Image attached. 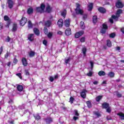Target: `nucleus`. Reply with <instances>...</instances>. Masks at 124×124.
Wrapping results in <instances>:
<instances>
[{
    "instance_id": "1",
    "label": "nucleus",
    "mask_w": 124,
    "mask_h": 124,
    "mask_svg": "<svg viewBox=\"0 0 124 124\" xmlns=\"http://www.w3.org/2000/svg\"><path fill=\"white\" fill-rule=\"evenodd\" d=\"M123 14V10L121 9H119L118 10H117L116 15H112L111 16V18H110L109 19V22L110 23H111V24H113V23H114V21H113V20H115V21H118V19H119V17H120L121 14Z\"/></svg>"
},
{
    "instance_id": "2",
    "label": "nucleus",
    "mask_w": 124,
    "mask_h": 124,
    "mask_svg": "<svg viewBox=\"0 0 124 124\" xmlns=\"http://www.w3.org/2000/svg\"><path fill=\"white\" fill-rule=\"evenodd\" d=\"M45 10V5L43 3L41 4L40 7H38L36 8V11L39 13H44V10Z\"/></svg>"
},
{
    "instance_id": "3",
    "label": "nucleus",
    "mask_w": 124,
    "mask_h": 124,
    "mask_svg": "<svg viewBox=\"0 0 124 124\" xmlns=\"http://www.w3.org/2000/svg\"><path fill=\"white\" fill-rule=\"evenodd\" d=\"M76 12L77 14L82 15L84 13L83 10L80 9V4H77V8L76 9Z\"/></svg>"
},
{
    "instance_id": "4",
    "label": "nucleus",
    "mask_w": 124,
    "mask_h": 124,
    "mask_svg": "<svg viewBox=\"0 0 124 124\" xmlns=\"http://www.w3.org/2000/svg\"><path fill=\"white\" fill-rule=\"evenodd\" d=\"M108 29V26L106 23L103 24V28L101 30V33H105L106 32V30Z\"/></svg>"
},
{
    "instance_id": "5",
    "label": "nucleus",
    "mask_w": 124,
    "mask_h": 124,
    "mask_svg": "<svg viewBox=\"0 0 124 124\" xmlns=\"http://www.w3.org/2000/svg\"><path fill=\"white\" fill-rule=\"evenodd\" d=\"M27 18L25 17H23L20 21V26H25V25L26 24V23H27Z\"/></svg>"
},
{
    "instance_id": "6",
    "label": "nucleus",
    "mask_w": 124,
    "mask_h": 124,
    "mask_svg": "<svg viewBox=\"0 0 124 124\" xmlns=\"http://www.w3.org/2000/svg\"><path fill=\"white\" fill-rule=\"evenodd\" d=\"M84 34V31H81L79 32H77L75 35V37L76 38H78V37H80L81 35H83Z\"/></svg>"
},
{
    "instance_id": "7",
    "label": "nucleus",
    "mask_w": 124,
    "mask_h": 124,
    "mask_svg": "<svg viewBox=\"0 0 124 124\" xmlns=\"http://www.w3.org/2000/svg\"><path fill=\"white\" fill-rule=\"evenodd\" d=\"M64 26H66L67 28L70 26V19H68L64 21Z\"/></svg>"
},
{
    "instance_id": "8",
    "label": "nucleus",
    "mask_w": 124,
    "mask_h": 124,
    "mask_svg": "<svg viewBox=\"0 0 124 124\" xmlns=\"http://www.w3.org/2000/svg\"><path fill=\"white\" fill-rule=\"evenodd\" d=\"M57 24L59 28H62V25H63V20H62V19H60L58 20Z\"/></svg>"
},
{
    "instance_id": "9",
    "label": "nucleus",
    "mask_w": 124,
    "mask_h": 124,
    "mask_svg": "<svg viewBox=\"0 0 124 124\" xmlns=\"http://www.w3.org/2000/svg\"><path fill=\"white\" fill-rule=\"evenodd\" d=\"M116 6L118 8H122V7H124V4H123L122 2L118 1L116 3Z\"/></svg>"
},
{
    "instance_id": "10",
    "label": "nucleus",
    "mask_w": 124,
    "mask_h": 124,
    "mask_svg": "<svg viewBox=\"0 0 124 124\" xmlns=\"http://www.w3.org/2000/svg\"><path fill=\"white\" fill-rule=\"evenodd\" d=\"M14 4V3H13V1L11 0H8V5L9 8H12L13 7V5Z\"/></svg>"
},
{
    "instance_id": "11",
    "label": "nucleus",
    "mask_w": 124,
    "mask_h": 124,
    "mask_svg": "<svg viewBox=\"0 0 124 124\" xmlns=\"http://www.w3.org/2000/svg\"><path fill=\"white\" fill-rule=\"evenodd\" d=\"M65 33L66 35H70V34H71V29H70V28L66 29Z\"/></svg>"
},
{
    "instance_id": "12",
    "label": "nucleus",
    "mask_w": 124,
    "mask_h": 124,
    "mask_svg": "<svg viewBox=\"0 0 124 124\" xmlns=\"http://www.w3.org/2000/svg\"><path fill=\"white\" fill-rule=\"evenodd\" d=\"M87 93V91L83 90L82 92L80 93V95L81 97L83 98H86V93Z\"/></svg>"
},
{
    "instance_id": "13",
    "label": "nucleus",
    "mask_w": 124,
    "mask_h": 124,
    "mask_svg": "<svg viewBox=\"0 0 124 124\" xmlns=\"http://www.w3.org/2000/svg\"><path fill=\"white\" fill-rule=\"evenodd\" d=\"M34 34H30L28 36V39L30 41H33L34 39Z\"/></svg>"
},
{
    "instance_id": "14",
    "label": "nucleus",
    "mask_w": 124,
    "mask_h": 124,
    "mask_svg": "<svg viewBox=\"0 0 124 124\" xmlns=\"http://www.w3.org/2000/svg\"><path fill=\"white\" fill-rule=\"evenodd\" d=\"M22 62L24 66H26V65H28V62H27V60L26 59V58H22Z\"/></svg>"
},
{
    "instance_id": "15",
    "label": "nucleus",
    "mask_w": 124,
    "mask_h": 124,
    "mask_svg": "<svg viewBox=\"0 0 124 124\" xmlns=\"http://www.w3.org/2000/svg\"><path fill=\"white\" fill-rule=\"evenodd\" d=\"M98 11L101 13H105L106 12V10L103 7H100L98 8Z\"/></svg>"
},
{
    "instance_id": "16",
    "label": "nucleus",
    "mask_w": 124,
    "mask_h": 124,
    "mask_svg": "<svg viewBox=\"0 0 124 124\" xmlns=\"http://www.w3.org/2000/svg\"><path fill=\"white\" fill-rule=\"evenodd\" d=\"M102 106L103 108H104L105 109H107V108L109 107V104L107 103H104L102 105Z\"/></svg>"
},
{
    "instance_id": "17",
    "label": "nucleus",
    "mask_w": 124,
    "mask_h": 124,
    "mask_svg": "<svg viewBox=\"0 0 124 124\" xmlns=\"http://www.w3.org/2000/svg\"><path fill=\"white\" fill-rule=\"evenodd\" d=\"M52 122H53V120L51 118H48L46 119V122L47 124H51Z\"/></svg>"
},
{
    "instance_id": "18",
    "label": "nucleus",
    "mask_w": 124,
    "mask_h": 124,
    "mask_svg": "<svg viewBox=\"0 0 124 124\" xmlns=\"http://www.w3.org/2000/svg\"><path fill=\"white\" fill-rule=\"evenodd\" d=\"M117 115L118 116H119L120 119H121V120H124V114L122 113V112H119L118 113H117Z\"/></svg>"
},
{
    "instance_id": "19",
    "label": "nucleus",
    "mask_w": 124,
    "mask_h": 124,
    "mask_svg": "<svg viewBox=\"0 0 124 124\" xmlns=\"http://www.w3.org/2000/svg\"><path fill=\"white\" fill-rule=\"evenodd\" d=\"M99 76H105V75L106 74L105 73V72L103 71H99L98 73Z\"/></svg>"
},
{
    "instance_id": "20",
    "label": "nucleus",
    "mask_w": 124,
    "mask_h": 124,
    "mask_svg": "<svg viewBox=\"0 0 124 124\" xmlns=\"http://www.w3.org/2000/svg\"><path fill=\"white\" fill-rule=\"evenodd\" d=\"M33 31L34 33L36 34V35H39V30L36 28H34L33 30Z\"/></svg>"
},
{
    "instance_id": "21",
    "label": "nucleus",
    "mask_w": 124,
    "mask_h": 124,
    "mask_svg": "<svg viewBox=\"0 0 124 124\" xmlns=\"http://www.w3.org/2000/svg\"><path fill=\"white\" fill-rule=\"evenodd\" d=\"M82 52L84 56H86V53L87 52V48L86 47H83L82 49Z\"/></svg>"
},
{
    "instance_id": "22",
    "label": "nucleus",
    "mask_w": 124,
    "mask_h": 124,
    "mask_svg": "<svg viewBox=\"0 0 124 124\" xmlns=\"http://www.w3.org/2000/svg\"><path fill=\"white\" fill-rule=\"evenodd\" d=\"M93 23H94V24H95L96 23H97V16H93Z\"/></svg>"
},
{
    "instance_id": "23",
    "label": "nucleus",
    "mask_w": 124,
    "mask_h": 124,
    "mask_svg": "<svg viewBox=\"0 0 124 124\" xmlns=\"http://www.w3.org/2000/svg\"><path fill=\"white\" fill-rule=\"evenodd\" d=\"M17 88L18 91L19 92H22V91H23V89H24V87H23V86L22 85H18Z\"/></svg>"
},
{
    "instance_id": "24",
    "label": "nucleus",
    "mask_w": 124,
    "mask_h": 124,
    "mask_svg": "<svg viewBox=\"0 0 124 124\" xmlns=\"http://www.w3.org/2000/svg\"><path fill=\"white\" fill-rule=\"evenodd\" d=\"M61 15L64 18H65V15H66V10H64L62 12H61Z\"/></svg>"
},
{
    "instance_id": "25",
    "label": "nucleus",
    "mask_w": 124,
    "mask_h": 124,
    "mask_svg": "<svg viewBox=\"0 0 124 124\" xmlns=\"http://www.w3.org/2000/svg\"><path fill=\"white\" fill-rule=\"evenodd\" d=\"M33 12V9H32V8H30L28 9L27 13L28 14H31L32 12Z\"/></svg>"
},
{
    "instance_id": "26",
    "label": "nucleus",
    "mask_w": 124,
    "mask_h": 124,
    "mask_svg": "<svg viewBox=\"0 0 124 124\" xmlns=\"http://www.w3.org/2000/svg\"><path fill=\"white\" fill-rule=\"evenodd\" d=\"M93 117L94 118H98V117H100V114L98 112H95Z\"/></svg>"
},
{
    "instance_id": "27",
    "label": "nucleus",
    "mask_w": 124,
    "mask_h": 124,
    "mask_svg": "<svg viewBox=\"0 0 124 124\" xmlns=\"http://www.w3.org/2000/svg\"><path fill=\"white\" fill-rule=\"evenodd\" d=\"M108 76H109V77L112 78L114 77V76H115V74L113 72H110L108 73Z\"/></svg>"
},
{
    "instance_id": "28",
    "label": "nucleus",
    "mask_w": 124,
    "mask_h": 124,
    "mask_svg": "<svg viewBox=\"0 0 124 124\" xmlns=\"http://www.w3.org/2000/svg\"><path fill=\"white\" fill-rule=\"evenodd\" d=\"M107 44L108 47H111L112 46V43H111V41H110V40H109L107 41Z\"/></svg>"
},
{
    "instance_id": "29",
    "label": "nucleus",
    "mask_w": 124,
    "mask_h": 124,
    "mask_svg": "<svg viewBox=\"0 0 124 124\" xmlns=\"http://www.w3.org/2000/svg\"><path fill=\"white\" fill-rule=\"evenodd\" d=\"M88 10L89 11H91V10H92V9H93V3H90L89 5H88Z\"/></svg>"
},
{
    "instance_id": "30",
    "label": "nucleus",
    "mask_w": 124,
    "mask_h": 124,
    "mask_svg": "<svg viewBox=\"0 0 124 124\" xmlns=\"http://www.w3.org/2000/svg\"><path fill=\"white\" fill-rule=\"evenodd\" d=\"M16 30H17V24H14L13 27V31H15Z\"/></svg>"
},
{
    "instance_id": "31",
    "label": "nucleus",
    "mask_w": 124,
    "mask_h": 124,
    "mask_svg": "<svg viewBox=\"0 0 124 124\" xmlns=\"http://www.w3.org/2000/svg\"><path fill=\"white\" fill-rule=\"evenodd\" d=\"M51 8L50 7V6H47L46 7V12H47V13H50V12H51Z\"/></svg>"
},
{
    "instance_id": "32",
    "label": "nucleus",
    "mask_w": 124,
    "mask_h": 124,
    "mask_svg": "<svg viewBox=\"0 0 124 124\" xmlns=\"http://www.w3.org/2000/svg\"><path fill=\"white\" fill-rule=\"evenodd\" d=\"M46 27H50L51 26V21H47L46 22Z\"/></svg>"
},
{
    "instance_id": "33",
    "label": "nucleus",
    "mask_w": 124,
    "mask_h": 124,
    "mask_svg": "<svg viewBox=\"0 0 124 124\" xmlns=\"http://www.w3.org/2000/svg\"><path fill=\"white\" fill-rule=\"evenodd\" d=\"M74 100H75L74 97H71L70 98L69 102H70V103H71V104H72V103H73V101H74Z\"/></svg>"
},
{
    "instance_id": "34",
    "label": "nucleus",
    "mask_w": 124,
    "mask_h": 124,
    "mask_svg": "<svg viewBox=\"0 0 124 124\" xmlns=\"http://www.w3.org/2000/svg\"><path fill=\"white\" fill-rule=\"evenodd\" d=\"M80 27L81 29H82V30H83V29H85V24H84V22L81 21L80 22Z\"/></svg>"
},
{
    "instance_id": "35",
    "label": "nucleus",
    "mask_w": 124,
    "mask_h": 124,
    "mask_svg": "<svg viewBox=\"0 0 124 124\" xmlns=\"http://www.w3.org/2000/svg\"><path fill=\"white\" fill-rule=\"evenodd\" d=\"M28 28H29V29L32 28V24H31V21H28Z\"/></svg>"
},
{
    "instance_id": "36",
    "label": "nucleus",
    "mask_w": 124,
    "mask_h": 124,
    "mask_svg": "<svg viewBox=\"0 0 124 124\" xmlns=\"http://www.w3.org/2000/svg\"><path fill=\"white\" fill-rule=\"evenodd\" d=\"M86 104H87L88 107H89V108H91V107H92V103H91V102L87 101L86 102Z\"/></svg>"
},
{
    "instance_id": "37",
    "label": "nucleus",
    "mask_w": 124,
    "mask_h": 124,
    "mask_svg": "<svg viewBox=\"0 0 124 124\" xmlns=\"http://www.w3.org/2000/svg\"><path fill=\"white\" fill-rule=\"evenodd\" d=\"M115 36L116 34L115 33H112L109 34V37H110L111 38H114V37H115Z\"/></svg>"
},
{
    "instance_id": "38",
    "label": "nucleus",
    "mask_w": 124,
    "mask_h": 124,
    "mask_svg": "<svg viewBox=\"0 0 124 124\" xmlns=\"http://www.w3.org/2000/svg\"><path fill=\"white\" fill-rule=\"evenodd\" d=\"M93 73L92 71H90L89 72V73L87 74V76H89V77H92L93 76Z\"/></svg>"
},
{
    "instance_id": "39",
    "label": "nucleus",
    "mask_w": 124,
    "mask_h": 124,
    "mask_svg": "<svg viewBox=\"0 0 124 124\" xmlns=\"http://www.w3.org/2000/svg\"><path fill=\"white\" fill-rule=\"evenodd\" d=\"M102 98V96H98L96 98V101H99Z\"/></svg>"
},
{
    "instance_id": "40",
    "label": "nucleus",
    "mask_w": 124,
    "mask_h": 124,
    "mask_svg": "<svg viewBox=\"0 0 124 124\" xmlns=\"http://www.w3.org/2000/svg\"><path fill=\"white\" fill-rule=\"evenodd\" d=\"M29 56L30 57H33L34 56V52L33 51H31L29 53Z\"/></svg>"
},
{
    "instance_id": "41",
    "label": "nucleus",
    "mask_w": 124,
    "mask_h": 124,
    "mask_svg": "<svg viewBox=\"0 0 124 124\" xmlns=\"http://www.w3.org/2000/svg\"><path fill=\"white\" fill-rule=\"evenodd\" d=\"M34 118L36 120H40V116H39V115H35Z\"/></svg>"
},
{
    "instance_id": "42",
    "label": "nucleus",
    "mask_w": 124,
    "mask_h": 124,
    "mask_svg": "<svg viewBox=\"0 0 124 124\" xmlns=\"http://www.w3.org/2000/svg\"><path fill=\"white\" fill-rule=\"evenodd\" d=\"M44 31L45 33V34H48V29L46 27L44 28Z\"/></svg>"
},
{
    "instance_id": "43",
    "label": "nucleus",
    "mask_w": 124,
    "mask_h": 124,
    "mask_svg": "<svg viewBox=\"0 0 124 124\" xmlns=\"http://www.w3.org/2000/svg\"><path fill=\"white\" fill-rule=\"evenodd\" d=\"M107 112H108V113H111V107H108L107 108Z\"/></svg>"
},
{
    "instance_id": "44",
    "label": "nucleus",
    "mask_w": 124,
    "mask_h": 124,
    "mask_svg": "<svg viewBox=\"0 0 124 124\" xmlns=\"http://www.w3.org/2000/svg\"><path fill=\"white\" fill-rule=\"evenodd\" d=\"M52 35H53V33L52 32H49L48 34H47V36L49 38H51V37H52Z\"/></svg>"
},
{
    "instance_id": "45",
    "label": "nucleus",
    "mask_w": 124,
    "mask_h": 124,
    "mask_svg": "<svg viewBox=\"0 0 124 124\" xmlns=\"http://www.w3.org/2000/svg\"><path fill=\"white\" fill-rule=\"evenodd\" d=\"M4 19L5 21H8V20H9V17L7 16H5Z\"/></svg>"
},
{
    "instance_id": "46",
    "label": "nucleus",
    "mask_w": 124,
    "mask_h": 124,
    "mask_svg": "<svg viewBox=\"0 0 124 124\" xmlns=\"http://www.w3.org/2000/svg\"><path fill=\"white\" fill-rule=\"evenodd\" d=\"M70 61V58H68L67 59H65V63H68V62Z\"/></svg>"
},
{
    "instance_id": "47",
    "label": "nucleus",
    "mask_w": 124,
    "mask_h": 124,
    "mask_svg": "<svg viewBox=\"0 0 124 124\" xmlns=\"http://www.w3.org/2000/svg\"><path fill=\"white\" fill-rule=\"evenodd\" d=\"M10 55V53L9 52H7V53L5 55V58L7 59V58H8V56Z\"/></svg>"
},
{
    "instance_id": "48",
    "label": "nucleus",
    "mask_w": 124,
    "mask_h": 124,
    "mask_svg": "<svg viewBox=\"0 0 124 124\" xmlns=\"http://www.w3.org/2000/svg\"><path fill=\"white\" fill-rule=\"evenodd\" d=\"M2 51H3V48L2 47V46H1L0 48V55H1L2 53Z\"/></svg>"
},
{
    "instance_id": "49",
    "label": "nucleus",
    "mask_w": 124,
    "mask_h": 124,
    "mask_svg": "<svg viewBox=\"0 0 124 124\" xmlns=\"http://www.w3.org/2000/svg\"><path fill=\"white\" fill-rule=\"evenodd\" d=\"M6 42H9L10 41V38L9 37H7V38L5 40Z\"/></svg>"
},
{
    "instance_id": "50",
    "label": "nucleus",
    "mask_w": 124,
    "mask_h": 124,
    "mask_svg": "<svg viewBox=\"0 0 124 124\" xmlns=\"http://www.w3.org/2000/svg\"><path fill=\"white\" fill-rule=\"evenodd\" d=\"M49 80L50 81V82H53L54 81V77H50L49 78Z\"/></svg>"
},
{
    "instance_id": "51",
    "label": "nucleus",
    "mask_w": 124,
    "mask_h": 124,
    "mask_svg": "<svg viewBox=\"0 0 124 124\" xmlns=\"http://www.w3.org/2000/svg\"><path fill=\"white\" fill-rule=\"evenodd\" d=\"M16 75L20 78V79H22V76L21 75V73L16 74Z\"/></svg>"
},
{
    "instance_id": "52",
    "label": "nucleus",
    "mask_w": 124,
    "mask_h": 124,
    "mask_svg": "<svg viewBox=\"0 0 124 124\" xmlns=\"http://www.w3.org/2000/svg\"><path fill=\"white\" fill-rule=\"evenodd\" d=\"M43 43L44 45L46 46L47 45V41L46 40H45L43 41Z\"/></svg>"
},
{
    "instance_id": "53",
    "label": "nucleus",
    "mask_w": 124,
    "mask_h": 124,
    "mask_svg": "<svg viewBox=\"0 0 124 124\" xmlns=\"http://www.w3.org/2000/svg\"><path fill=\"white\" fill-rule=\"evenodd\" d=\"M85 41V37H82L80 39V42H84Z\"/></svg>"
},
{
    "instance_id": "54",
    "label": "nucleus",
    "mask_w": 124,
    "mask_h": 124,
    "mask_svg": "<svg viewBox=\"0 0 124 124\" xmlns=\"http://www.w3.org/2000/svg\"><path fill=\"white\" fill-rule=\"evenodd\" d=\"M75 115L76 116H79V113H78V111L76 110H75Z\"/></svg>"
},
{
    "instance_id": "55",
    "label": "nucleus",
    "mask_w": 124,
    "mask_h": 124,
    "mask_svg": "<svg viewBox=\"0 0 124 124\" xmlns=\"http://www.w3.org/2000/svg\"><path fill=\"white\" fill-rule=\"evenodd\" d=\"M93 85H97L98 84V81L95 80L94 82H93Z\"/></svg>"
},
{
    "instance_id": "56",
    "label": "nucleus",
    "mask_w": 124,
    "mask_h": 124,
    "mask_svg": "<svg viewBox=\"0 0 124 124\" xmlns=\"http://www.w3.org/2000/svg\"><path fill=\"white\" fill-rule=\"evenodd\" d=\"M25 73L26 75H30V73L29 72V71L27 70H25Z\"/></svg>"
},
{
    "instance_id": "57",
    "label": "nucleus",
    "mask_w": 124,
    "mask_h": 124,
    "mask_svg": "<svg viewBox=\"0 0 124 124\" xmlns=\"http://www.w3.org/2000/svg\"><path fill=\"white\" fill-rule=\"evenodd\" d=\"M90 64H91V67L93 68V61H91Z\"/></svg>"
},
{
    "instance_id": "58",
    "label": "nucleus",
    "mask_w": 124,
    "mask_h": 124,
    "mask_svg": "<svg viewBox=\"0 0 124 124\" xmlns=\"http://www.w3.org/2000/svg\"><path fill=\"white\" fill-rule=\"evenodd\" d=\"M17 62H18V60L16 59H15L14 60V63H17Z\"/></svg>"
},
{
    "instance_id": "59",
    "label": "nucleus",
    "mask_w": 124,
    "mask_h": 124,
    "mask_svg": "<svg viewBox=\"0 0 124 124\" xmlns=\"http://www.w3.org/2000/svg\"><path fill=\"white\" fill-rule=\"evenodd\" d=\"M73 119H74V120L75 121H76V120H78V117H77V116H74V117H73Z\"/></svg>"
},
{
    "instance_id": "60",
    "label": "nucleus",
    "mask_w": 124,
    "mask_h": 124,
    "mask_svg": "<svg viewBox=\"0 0 124 124\" xmlns=\"http://www.w3.org/2000/svg\"><path fill=\"white\" fill-rule=\"evenodd\" d=\"M3 28V25L1 23H0V30H1Z\"/></svg>"
},
{
    "instance_id": "61",
    "label": "nucleus",
    "mask_w": 124,
    "mask_h": 124,
    "mask_svg": "<svg viewBox=\"0 0 124 124\" xmlns=\"http://www.w3.org/2000/svg\"><path fill=\"white\" fill-rule=\"evenodd\" d=\"M9 25H10V22H8L7 25V26H6V27L7 28H9Z\"/></svg>"
},
{
    "instance_id": "62",
    "label": "nucleus",
    "mask_w": 124,
    "mask_h": 124,
    "mask_svg": "<svg viewBox=\"0 0 124 124\" xmlns=\"http://www.w3.org/2000/svg\"><path fill=\"white\" fill-rule=\"evenodd\" d=\"M58 34H62V32L61 31H59L58 32Z\"/></svg>"
},
{
    "instance_id": "63",
    "label": "nucleus",
    "mask_w": 124,
    "mask_h": 124,
    "mask_svg": "<svg viewBox=\"0 0 124 124\" xmlns=\"http://www.w3.org/2000/svg\"><path fill=\"white\" fill-rule=\"evenodd\" d=\"M103 85H106V81H104L102 82Z\"/></svg>"
},
{
    "instance_id": "64",
    "label": "nucleus",
    "mask_w": 124,
    "mask_h": 124,
    "mask_svg": "<svg viewBox=\"0 0 124 124\" xmlns=\"http://www.w3.org/2000/svg\"><path fill=\"white\" fill-rule=\"evenodd\" d=\"M121 31L123 32V33H124V28L121 29Z\"/></svg>"
}]
</instances>
